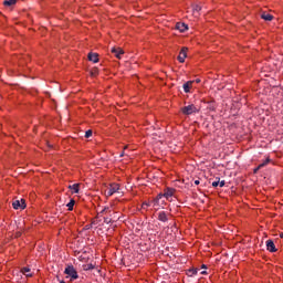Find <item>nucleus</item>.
Returning <instances> with one entry per match:
<instances>
[{"label":"nucleus","mask_w":283,"mask_h":283,"mask_svg":"<svg viewBox=\"0 0 283 283\" xmlns=\"http://www.w3.org/2000/svg\"><path fill=\"white\" fill-rule=\"evenodd\" d=\"M66 277H70V282H74V280H78V272L74 265H67L64 270Z\"/></svg>","instance_id":"1"},{"label":"nucleus","mask_w":283,"mask_h":283,"mask_svg":"<svg viewBox=\"0 0 283 283\" xmlns=\"http://www.w3.org/2000/svg\"><path fill=\"white\" fill-rule=\"evenodd\" d=\"M198 112H200V109L198 107H196V105H193V104H189L188 106H184L181 108V113L185 116H191V114H198Z\"/></svg>","instance_id":"2"},{"label":"nucleus","mask_w":283,"mask_h":283,"mask_svg":"<svg viewBox=\"0 0 283 283\" xmlns=\"http://www.w3.org/2000/svg\"><path fill=\"white\" fill-rule=\"evenodd\" d=\"M120 190V185L118 184H111L109 187L106 189L105 195L107 197L114 196V193H118Z\"/></svg>","instance_id":"3"},{"label":"nucleus","mask_w":283,"mask_h":283,"mask_svg":"<svg viewBox=\"0 0 283 283\" xmlns=\"http://www.w3.org/2000/svg\"><path fill=\"white\" fill-rule=\"evenodd\" d=\"M189 49L187 46H184L178 55L179 63H185V60L187 59V52Z\"/></svg>","instance_id":"4"},{"label":"nucleus","mask_w":283,"mask_h":283,"mask_svg":"<svg viewBox=\"0 0 283 283\" xmlns=\"http://www.w3.org/2000/svg\"><path fill=\"white\" fill-rule=\"evenodd\" d=\"M12 207L15 210L25 209V200L24 199L15 200L12 202Z\"/></svg>","instance_id":"5"},{"label":"nucleus","mask_w":283,"mask_h":283,"mask_svg":"<svg viewBox=\"0 0 283 283\" xmlns=\"http://www.w3.org/2000/svg\"><path fill=\"white\" fill-rule=\"evenodd\" d=\"M111 52H112V54H115L116 59H120V56H123V54H125V51H123V49L116 48V46H113L111 49Z\"/></svg>","instance_id":"6"},{"label":"nucleus","mask_w":283,"mask_h":283,"mask_svg":"<svg viewBox=\"0 0 283 283\" xmlns=\"http://www.w3.org/2000/svg\"><path fill=\"white\" fill-rule=\"evenodd\" d=\"M157 219L159 220V222H169V213L160 211L158 212Z\"/></svg>","instance_id":"7"},{"label":"nucleus","mask_w":283,"mask_h":283,"mask_svg":"<svg viewBox=\"0 0 283 283\" xmlns=\"http://www.w3.org/2000/svg\"><path fill=\"white\" fill-rule=\"evenodd\" d=\"M266 249H268V251H270V253H275V251H277V249L275 248V243L273 242V240H268V241H266Z\"/></svg>","instance_id":"8"},{"label":"nucleus","mask_w":283,"mask_h":283,"mask_svg":"<svg viewBox=\"0 0 283 283\" xmlns=\"http://www.w3.org/2000/svg\"><path fill=\"white\" fill-rule=\"evenodd\" d=\"M191 87H193V81H188L184 84V92L189 94L191 92Z\"/></svg>","instance_id":"9"},{"label":"nucleus","mask_w":283,"mask_h":283,"mask_svg":"<svg viewBox=\"0 0 283 283\" xmlns=\"http://www.w3.org/2000/svg\"><path fill=\"white\" fill-rule=\"evenodd\" d=\"M175 189L172 188H167L164 192V198H166L167 200H169V198H172L174 197V193H175Z\"/></svg>","instance_id":"10"},{"label":"nucleus","mask_w":283,"mask_h":283,"mask_svg":"<svg viewBox=\"0 0 283 283\" xmlns=\"http://www.w3.org/2000/svg\"><path fill=\"white\" fill-rule=\"evenodd\" d=\"M88 61H92V63H98V53H88Z\"/></svg>","instance_id":"11"},{"label":"nucleus","mask_w":283,"mask_h":283,"mask_svg":"<svg viewBox=\"0 0 283 283\" xmlns=\"http://www.w3.org/2000/svg\"><path fill=\"white\" fill-rule=\"evenodd\" d=\"M176 29L179 30L180 32H185L186 30H189V28L187 27V24L180 23V22H178V23L176 24Z\"/></svg>","instance_id":"12"},{"label":"nucleus","mask_w":283,"mask_h":283,"mask_svg":"<svg viewBox=\"0 0 283 283\" xmlns=\"http://www.w3.org/2000/svg\"><path fill=\"white\" fill-rule=\"evenodd\" d=\"M80 187H81V184H73V185L69 186V189H71V191H73V193H78Z\"/></svg>","instance_id":"13"},{"label":"nucleus","mask_w":283,"mask_h":283,"mask_svg":"<svg viewBox=\"0 0 283 283\" xmlns=\"http://www.w3.org/2000/svg\"><path fill=\"white\" fill-rule=\"evenodd\" d=\"M261 19H263L264 21H273V15H271V13L263 12L261 14Z\"/></svg>","instance_id":"14"},{"label":"nucleus","mask_w":283,"mask_h":283,"mask_svg":"<svg viewBox=\"0 0 283 283\" xmlns=\"http://www.w3.org/2000/svg\"><path fill=\"white\" fill-rule=\"evenodd\" d=\"M21 273L27 277H32V273H30V268H22Z\"/></svg>","instance_id":"15"},{"label":"nucleus","mask_w":283,"mask_h":283,"mask_svg":"<svg viewBox=\"0 0 283 283\" xmlns=\"http://www.w3.org/2000/svg\"><path fill=\"white\" fill-rule=\"evenodd\" d=\"M187 275L189 277H193V275H198V269H190V270H188Z\"/></svg>","instance_id":"16"},{"label":"nucleus","mask_w":283,"mask_h":283,"mask_svg":"<svg viewBox=\"0 0 283 283\" xmlns=\"http://www.w3.org/2000/svg\"><path fill=\"white\" fill-rule=\"evenodd\" d=\"M201 10H202V8L200 6H198V4L192 6V12L195 15H197L198 12H200Z\"/></svg>","instance_id":"17"},{"label":"nucleus","mask_w":283,"mask_h":283,"mask_svg":"<svg viewBox=\"0 0 283 283\" xmlns=\"http://www.w3.org/2000/svg\"><path fill=\"white\" fill-rule=\"evenodd\" d=\"M75 202L76 201H74V199L70 200V202L66 205L69 211H73Z\"/></svg>","instance_id":"18"},{"label":"nucleus","mask_w":283,"mask_h":283,"mask_svg":"<svg viewBox=\"0 0 283 283\" xmlns=\"http://www.w3.org/2000/svg\"><path fill=\"white\" fill-rule=\"evenodd\" d=\"M14 3H17V0H6L3 2V6L10 7V6H14Z\"/></svg>","instance_id":"19"},{"label":"nucleus","mask_w":283,"mask_h":283,"mask_svg":"<svg viewBox=\"0 0 283 283\" xmlns=\"http://www.w3.org/2000/svg\"><path fill=\"white\" fill-rule=\"evenodd\" d=\"M271 163V159L268 158L266 160H264L262 164L259 165V169H262L263 167H266L268 164Z\"/></svg>","instance_id":"20"},{"label":"nucleus","mask_w":283,"mask_h":283,"mask_svg":"<svg viewBox=\"0 0 283 283\" xmlns=\"http://www.w3.org/2000/svg\"><path fill=\"white\" fill-rule=\"evenodd\" d=\"M150 206H151L150 202L145 201V202H143L142 208H143V209H147V208L150 207Z\"/></svg>","instance_id":"21"},{"label":"nucleus","mask_w":283,"mask_h":283,"mask_svg":"<svg viewBox=\"0 0 283 283\" xmlns=\"http://www.w3.org/2000/svg\"><path fill=\"white\" fill-rule=\"evenodd\" d=\"M109 211H112V210H109V207H105V208H103V209L101 210L99 213H109Z\"/></svg>","instance_id":"22"},{"label":"nucleus","mask_w":283,"mask_h":283,"mask_svg":"<svg viewBox=\"0 0 283 283\" xmlns=\"http://www.w3.org/2000/svg\"><path fill=\"white\" fill-rule=\"evenodd\" d=\"M92 136V129H88L85 132V138H91Z\"/></svg>","instance_id":"23"},{"label":"nucleus","mask_w":283,"mask_h":283,"mask_svg":"<svg viewBox=\"0 0 283 283\" xmlns=\"http://www.w3.org/2000/svg\"><path fill=\"white\" fill-rule=\"evenodd\" d=\"M161 198H165V193H159L155 200H157L158 202H160V199H161Z\"/></svg>","instance_id":"24"},{"label":"nucleus","mask_w":283,"mask_h":283,"mask_svg":"<svg viewBox=\"0 0 283 283\" xmlns=\"http://www.w3.org/2000/svg\"><path fill=\"white\" fill-rule=\"evenodd\" d=\"M158 199H154L150 205H153V207H158Z\"/></svg>","instance_id":"25"},{"label":"nucleus","mask_w":283,"mask_h":283,"mask_svg":"<svg viewBox=\"0 0 283 283\" xmlns=\"http://www.w3.org/2000/svg\"><path fill=\"white\" fill-rule=\"evenodd\" d=\"M104 222H105V224H109V223L112 222V219L105 217V218H104Z\"/></svg>","instance_id":"26"},{"label":"nucleus","mask_w":283,"mask_h":283,"mask_svg":"<svg viewBox=\"0 0 283 283\" xmlns=\"http://www.w3.org/2000/svg\"><path fill=\"white\" fill-rule=\"evenodd\" d=\"M92 269H94V265H93V264L86 265L85 271H91Z\"/></svg>","instance_id":"27"},{"label":"nucleus","mask_w":283,"mask_h":283,"mask_svg":"<svg viewBox=\"0 0 283 283\" xmlns=\"http://www.w3.org/2000/svg\"><path fill=\"white\" fill-rule=\"evenodd\" d=\"M219 185H220V181H213L212 182V187H219Z\"/></svg>","instance_id":"28"},{"label":"nucleus","mask_w":283,"mask_h":283,"mask_svg":"<svg viewBox=\"0 0 283 283\" xmlns=\"http://www.w3.org/2000/svg\"><path fill=\"white\" fill-rule=\"evenodd\" d=\"M224 185H226L224 180L219 181V187H224Z\"/></svg>","instance_id":"29"},{"label":"nucleus","mask_w":283,"mask_h":283,"mask_svg":"<svg viewBox=\"0 0 283 283\" xmlns=\"http://www.w3.org/2000/svg\"><path fill=\"white\" fill-rule=\"evenodd\" d=\"M261 169L260 166H258L256 168H254V174H258V170Z\"/></svg>","instance_id":"30"},{"label":"nucleus","mask_w":283,"mask_h":283,"mask_svg":"<svg viewBox=\"0 0 283 283\" xmlns=\"http://www.w3.org/2000/svg\"><path fill=\"white\" fill-rule=\"evenodd\" d=\"M46 145H48L49 149H52V144L46 143Z\"/></svg>","instance_id":"31"},{"label":"nucleus","mask_w":283,"mask_h":283,"mask_svg":"<svg viewBox=\"0 0 283 283\" xmlns=\"http://www.w3.org/2000/svg\"><path fill=\"white\" fill-rule=\"evenodd\" d=\"M195 185H200V180H195Z\"/></svg>","instance_id":"32"},{"label":"nucleus","mask_w":283,"mask_h":283,"mask_svg":"<svg viewBox=\"0 0 283 283\" xmlns=\"http://www.w3.org/2000/svg\"><path fill=\"white\" fill-rule=\"evenodd\" d=\"M201 275H207V271H202V272H201Z\"/></svg>","instance_id":"33"},{"label":"nucleus","mask_w":283,"mask_h":283,"mask_svg":"<svg viewBox=\"0 0 283 283\" xmlns=\"http://www.w3.org/2000/svg\"><path fill=\"white\" fill-rule=\"evenodd\" d=\"M201 269H207V265H206V264H202Z\"/></svg>","instance_id":"34"},{"label":"nucleus","mask_w":283,"mask_h":283,"mask_svg":"<svg viewBox=\"0 0 283 283\" xmlns=\"http://www.w3.org/2000/svg\"><path fill=\"white\" fill-rule=\"evenodd\" d=\"M196 83H200V80H196Z\"/></svg>","instance_id":"35"},{"label":"nucleus","mask_w":283,"mask_h":283,"mask_svg":"<svg viewBox=\"0 0 283 283\" xmlns=\"http://www.w3.org/2000/svg\"><path fill=\"white\" fill-rule=\"evenodd\" d=\"M280 238H283V232L280 234Z\"/></svg>","instance_id":"36"},{"label":"nucleus","mask_w":283,"mask_h":283,"mask_svg":"<svg viewBox=\"0 0 283 283\" xmlns=\"http://www.w3.org/2000/svg\"><path fill=\"white\" fill-rule=\"evenodd\" d=\"M92 224H96V222L93 221Z\"/></svg>","instance_id":"37"},{"label":"nucleus","mask_w":283,"mask_h":283,"mask_svg":"<svg viewBox=\"0 0 283 283\" xmlns=\"http://www.w3.org/2000/svg\"><path fill=\"white\" fill-rule=\"evenodd\" d=\"M60 283H65V281H61Z\"/></svg>","instance_id":"38"}]
</instances>
